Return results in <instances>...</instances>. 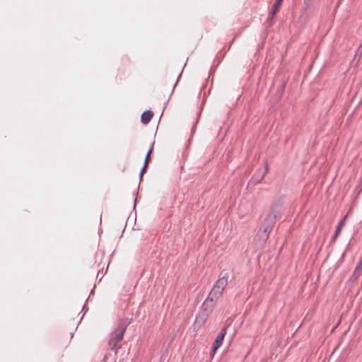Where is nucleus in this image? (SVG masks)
I'll return each instance as SVG.
<instances>
[{"label": "nucleus", "instance_id": "f257e3e1", "mask_svg": "<svg viewBox=\"0 0 362 362\" xmlns=\"http://www.w3.org/2000/svg\"><path fill=\"white\" fill-rule=\"evenodd\" d=\"M128 325V322H124L123 320H119L116 327L110 335L109 346L110 349L114 351L115 354L117 353L119 349L122 346L121 341L124 338V334Z\"/></svg>", "mask_w": 362, "mask_h": 362}, {"label": "nucleus", "instance_id": "f03ea898", "mask_svg": "<svg viewBox=\"0 0 362 362\" xmlns=\"http://www.w3.org/2000/svg\"><path fill=\"white\" fill-rule=\"evenodd\" d=\"M218 300L208 295L207 298L203 302L199 314L197 317V322L200 325L205 323L209 316L215 308Z\"/></svg>", "mask_w": 362, "mask_h": 362}, {"label": "nucleus", "instance_id": "7ed1b4c3", "mask_svg": "<svg viewBox=\"0 0 362 362\" xmlns=\"http://www.w3.org/2000/svg\"><path fill=\"white\" fill-rule=\"evenodd\" d=\"M281 216V206L278 204L271 207L270 211L265 218L276 223V219Z\"/></svg>", "mask_w": 362, "mask_h": 362}, {"label": "nucleus", "instance_id": "20e7f679", "mask_svg": "<svg viewBox=\"0 0 362 362\" xmlns=\"http://www.w3.org/2000/svg\"><path fill=\"white\" fill-rule=\"evenodd\" d=\"M226 327H223L218 336L216 337L215 341L213 344L212 351L215 353L216 350L221 346L224 337L226 334Z\"/></svg>", "mask_w": 362, "mask_h": 362}, {"label": "nucleus", "instance_id": "39448f33", "mask_svg": "<svg viewBox=\"0 0 362 362\" xmlns=\"http://www.w3.org/2000/svg\"><path fill=\"white\" fill-rule=\"evenodd\" d=\"M274 224H275V222L272 221L270 220H268L267 218H265V220H264V228L263 230V233H264L263 235L264 236V242L269 238V235L270 233L273 230Z\"/></svg>", "mask_w": 362, "mask_h": 362}, {"label": "nucleus", "instance_id": "423d86ee", "mask_svg": "<svg viewBox=\"0 0 362 362\" xmlns=\"http://www.w3.org/2000/svg\"><path fill=\"white\" fill-rule=\"evenodd\" d=\"M228 274L225 273L222 276L219 277L218 279L214 284L219 288H221V289L224 291L228 282Z\"/></svg>", "mask_w": 362, "mask_h": 362}, {"label": "nucleus", "instance_id": "0eeeda50", "mask_svg": "<svg viewBox=\"0 0 362 362\" xmlns=\"http://www.w3.org/2000/svg\"><path fill=\"white\" fill-rule=\"evenodd\" d=\"M223 291L221 289V288H219L214 284L209 293V296L213 297L216 300H218V298L221 296Z\"/></svg>", "mask_w": 362, "mask_h": 362}, {"label": "nucleus", "instance_id": "6e6552de", "mask_svg": "<svg viewBox=\"0 0 362 362\" xmlns=\"http://www.w3.org/2000/svg\"><path fill=\"white\" fill-rule=\"evenodd\" d=\"M347 216H345L344 217V218H342L338 223L337 228H336V230H335V232H334V234L333 235L332 238V241H334L338 235L340 234L341 231V228L345 226V221H346V218Z\"/></svg>", "mask_w": 362, "mask_h": 362}, {"label": "nucleus", "instance_id": "1a4fd4ad", "mask_svg": "<svg viewBox=\"0 0 362 362\" xmlns=\"http://www.w3.org/2000/svg\"><path fill=\"white\" fill-rule=\"evenodd\" d=\"M283 0H276L273 5V8L269 13V20H272L277 13L280 5L281 4Z\"/></svg>", "mask_w": 362, "mask_h": 362}, {"label": "nucleus", "instance_id": "9d476101", "mask_svg": "<svg viewBox=\"0 0 362 362\" xmlns=\"http://www.w3.org/2000/svg\"><path fill=\"white\" fill-rule=\"evenodd\" d=\"M153 116V113L152 111H151V110L145 111L142 113V115L141 116V122L144 124H146L151 121Z\"/></svg>", "mask_w": 362, "mask_h": 362}, {"label": "nucleus", "instance_id": "9b49d317", "mask_svg": "<svg viewBox=\"0 0 362 362\" xmlns=\"http://www.w3.org/2000/svg\"><path fill=\"white\" fill-rule=\"evenodd\" d=\"M153 143L151 144L147 153H146V158H145V161H144V163H146V165H148V160H149V158H150V155L151 153H152V151H153Z\"/></svg>", "mask_w": 362, "mask_h": 362}, {"label": "nucleus", "instance_id": "f8f14e48", "mask_svg": "<svg viewBox=\"0 0 362 362\" xmlns=\"http://www.w3.org/2000/svg\"><path fill=\"white\" fill-rule=\"evenodd\" d=\"M361 274V269H359L358 268H355V270L352 274V276L351 278L352 279H356Z\"/></svg>", "mask_w": 362, "mask_h": 362}, {"label": "nucleus", "instance_id": "ddd939ff", "mask_svg": "<svg viewBox=\"0 0 362 362\" xmlns=\"http://www.w3.org/2000/svg\"><path fill=\"white\" fill-rule=\"evenodd\" d=\"M146 167H147V165H146V163H144L142 169L141 170L140 174H139L140 180L142 178L143 174L144 173V172L146 169Z\"/></svg>", "mask_w": 362, "mask_h": 362}, {"label": "nucleus", "instance_id": "4468645a", "mask_svg": "<svg viewBox=\"0 0 362 362\" xmlns=\"http://www.w3.org/2000/svg\"><path fill=\"white\" fill-rule=\"evenodd\" d=\"M146 167H147V165H146V163H144L142 169L141 170L140 174H139L140 180L142 178L143 174L144 173V172L146 169Z\"/></svg>", "mask_w": 362, "mask_h": 362}, {"label": "nucleus", "instance_id": "2eb2a0df", "mask_svg": "<svg viewBox=\"0 0 362 362\" xmlns=\"http://www.w3.org/2000/svg\"><path fill=\"white\" fill-rule=\"evenodd\" d=\"M356 267L358 268L359 269L361 270V269H362V260L359 261V262L358 263V264H357V266Z\"/></svg>", "mask_w": 362, "mask_h": 362}, {"label": "nucleus", "instance_id": "dca6fc26", "mask_svg": "<svg viewBox=\"0 0 362 362\" xmlns=\"http://www.w3.org/2000/svg\"><path fill=\"white\" fill-rule=\"evenodd\" d=\"M267 168H266L263 172V174H262V176L261 177V180H262L264 178V177L267 175Z\"/></svg>", "mask_w": 362, "mask_h": 362}, {"label": "nucleus", "instance_id": "f3484780", "mask_svg": "<svg viewBox=\"0 0 362 362\" xmlns=\"http://www.w3.org/2000/svg\"><path fill=\"white\" fill-rule=\"evenodd\" d=\"M358 52H360V54H362V44L360 45L358 49Z\"/></svg>", "mask_w": 362, "mask_h": 362}]
</instances>
